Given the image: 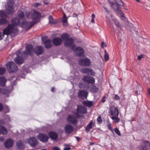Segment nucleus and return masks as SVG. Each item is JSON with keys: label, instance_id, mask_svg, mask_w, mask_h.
Masks as SVG:
<instances>
[{"label": "nucleus", "instance_id": "1", "mask_svg": "<svg viewBox=\"0 0 150 150\" xmlns=\"http://www.w3.org/2000/svg\"><path fill=\"white\" fill-rule=\"evenodd\" d=\"M24 17L23 12L21 11H18L16 18L12 19L11 24L4 28L3 33H0V40L5 37L6 41H12L13 38L18 34V30L16 26L20 23Z\"/></svg>", "mask_w": 150, "mask_h": 150}, {"label": "nucleus", "instance_id": "2", "mask_svg": "<svg viewBox=\"0 0 150 150\" xmlns=\"http://www.w3.org/2000/svg\"><path fill=\"white\" fill-rule=\"evenodd\" d=\"M43 52V48L41 46L37 47L34 50L33 46L31 45L26 46L25 51L21 52L20 50L18 51L16 53V57L15 59V62L18 64H21L23 63V59L27 55H31L34 52L38 55L41 54Z\"/></svg>", "mask_w": 150, "mask_h": 150}, {"label": "nucleus", "instance_id": "3", "mask_svg": "<svg viewBox=\"0 0 150 150\" xmlns=\"http://www.w3.org/2000/svg\"><path fill=\"white\" fill-rule=\"evenodd\" d=\"M68 35L67 33L63 34L61 35V38L65 40L64 45L67 47H71V49L74 51L77 56H80L84 53V50L81 47H76L75 45H73L74 40L71 38H68Z\"/></svg>", "mask_w": 150, "mask_h": 150}, {"label": "nucleus", "instance_id": "4", "mask_svg": "<svg viewBox=\"0 0 150 150\" xmlns=\"http://www.w3.org/2000/svg\"><path fill=\"white\" fill-rule=\"evenodd\" d=\"M110 4L114 11H115L119 16L120 17L121 19L122 20H124L128 26H131L132 24L129 22L127 18L125 17L123 13L119 9L118 7L119 5L116 4H114L111 2H110Z\"/></svg>", "mask_w": 150, "mask_h": 150}, {"label": "nucleus", "instance_id": "5", "mask_svg": "<svg viewBox=\"0 0 150 150\" xmlns=\"http://www.w3.org/2000/svg\"><path fill=\"white\" fill-rule=\"evenodd\" d=\"M37 22V21L34 22L33 21L28 22L27 21L24 20L21 23L20 25L22 28L26 30H28Z\"/></svg>", "mask_w": 150, "mask_h": 150}, {"label": "nucleus", "instance_id": "6", "mask_svg": "<svg viewBox=\"0 0 150 150\" xmlns=\"http://www.w3.org/2000/svg\"><path fill=\"white\" fill-rule=\"evenodd\" d=\"M6 68L10 72H13L16 71L18 68L16 64L13 62H10L6 64Z\"/></svg>", "mask_w": 150, "mask_h": 150}, {"label": "nucleus", "instance_id": "7", "mask_svg": "<svg viewBox=\"0 0 150 150\" xmlns=\"http://www.w3.org/2000/svg\"><path fill=\"white\" fill-rule=\"evenodd\" d=\"M83 80L85 83L92 84H94L95 81V79L93 77L88 75L84 76L83 77Z\"/></svg>", "mask_w": 150, "mask_h": 150}, {"label": "nucleus", "instance_id": "8", "mask_svg": "<svg viewBox=\"0 0 150 150\" xmlns=\"http://www.w3.org/2000/svg\"><path fill=\"white\" fill-rule=\"evenodd\" d=\"M77 110V112L74 113V114L77 117L79 116V114H83L86 113L87 112L86 109L82 105H79L78 106Z\"/></svg>", "mask_w": 150, "mask_h": 150}, {"label": "nucleus", "instance_id": "9", "mask_svg": "<svg viewBox=\"0 0 150 150\" xmlns=\"http://www.w3.org/2000/svg\"><path fill=\"white\" fill-rule=\"evenodd\" d=\"M76 115L74 116L72 115H69L67 117V120L70 123L74 125L76 124L77 122Z\"/></svg>", "mask_w": 150, "mask_h": 150}, {"label": "nucleus", "instance_id": "10", "mask_svg": "<svg viewBox=\"0 0 150 150\" xmlns=\"http://www.w3.org/2000/svg\"><path fill=\"white\" fill-rule=\"evenodd\" d=\"M79 63L81 66H89L91 64V62L89 59L86 57H84L79 60Z\"/></svg>", "mask_w": 150, "mask_h": 150}, {"label": "nucleus", "instance_id": "11", "mask_svg": "<svg viewBox=\"0 0 150 150\" xmlns=\"http://www.w3.org/2000/svg\"><path fill=\"white\" fill-rule=\"evenodd\" d=\"M13 140L11 139H8L4 143V146L6 148H9L13 146L14 144Z\"/></svg>", "mask_w": 150, "mask_h": 150}, {"label": "nucleus", "instance_id": "12", "mask_svg": "<svg viewBox=\"0 0 150 150\" xmlns=\"http://www.w3.org/2000/svg\"><path fill=\"white\" fill-rule=\"evenodd\" d=\"M109 113L112 116H118V111L117 108L112 106L109 110Z\"/></svg>", "mask_w": 150, "mask_h": 150}, {"label": "nucleus", "instance_id": "13", "mask_svg": "<svg viewBox=\"0 0 150 150\" xmlns=\"http://www.w3.org/2000/svg\"><path fill=\"white\" fill-rule=\"evenodd\" d=\"M28 142L33 147H35L38 144L37 140L34 137L30 138L28 140Z\"/></svg>", "mask_w": 150, "mask_h": 150}, {"label": "nucleus", "instance_id": "14", "mask_svg": "<svg viewBox=\"0 0 150 150\" xmlns=\"http://www.w3.org/2000/svg\"><path fill=\"white\" fill-rule=\"evenodd\" d=\"M64 130L67 133L70 134L73 131L74 127L71 125L68 124L65 126Z\"/></svg>", "mask_w": 150, "mask_h": 150}, {"label": "nucleus", "instance_id": "15", "mask_svg": "<svg viewBox=\"0 0 150 150\" xmlns=\"http://www.w3.org/2000/svg\"><path fill=\"white\" fill-rule=\"evenodd\" d=\"M88 95V93L86 91H80L78 93L79 97L82 99L86 98Z\"/></svg>", "mask_w": 150, "mask_h": 150}, {"label": "nucleus", "instance_id": "16", "mask_svg": "<svg viewBox=\"0 0 150 150\" xmlns=\"http://www.w3.org/2000/svg\"><path fill=\"white\" fill-rule=\"evenodd\" d=\"M37 137L38 139L42 142H46L48 139V137L47 135L41 134H39L37 136Z\"/></svg>", "mask_w": 150, "mask_h": 150}, {"label": "nucleus", "instance_id": "17", "mask_svg": "<svg viewBox=\"0 0 150 150\" xmlns=\"http://www.w3.org/2000/svg\"><path fill=\"white\" fill-rule=\"evenodd\" d=\"M141 148H143L145 149H147L149 150L150 148V143L147 141H143L142 144Z\"/></svg>", "mask_w": 150, "mask_h": 150}, {"label": "nucleus", "instance_id": "18", "mask_svg": "<svg viewBox=\"0 0 150 150\" xmlns=\"http://www.w3.org/2000/svg\"><path fill=\"white\" fill-rule=\"evenodd\" d=\"M40 16V14L35 10H33V13L31 14L32 18L33 20H34L38 19Z\"/></svg>", "mask_w": 150, "mask_h": 150}, {"label": "nucleus", "instance_id": "19", "mask_svg": "<svg viewBox=\"0 0 150 150\" xmlns=\"http://www.w3.org/2000/svg\"><path fill=\"white\" fill-rule=\"evenodd\" d=\"M94 125V122H93V120L90 121L86 127V132L87 133L88 132L90 129L93 127Z\"/></svg>", "mask_w": 150, "mask_h": 150}, {"label": "nucleus", "instance_id": "20", "mask_svg": "<svg viewBox=\"0 0 150 150\" xmlns=\"http://www.w3.org/2000/svg\"><path fill=\"white\" fill-rule=\"evenodd\" d=\"M50 137L52 140H56L58 137V135L57 133L52 132L49 133Z\"/></svg>", "mask_w": 150, "mask_h": 150}, {"label": "nucleus", "instance_id": "21", "mask_svg": "<svg viewBox=\"0 0 150 150\" xmlns=\"http://www.w3.org/2000/svg\"><path fill=\"white\" fill-rule=\"evenodd\" d=\"M62 40L61 38H55L53 41V44L56 45H58L61 44Z\"/></svg>", "mask_w": 150, "mask_h": 150}, {"label": "nucleus", "instance_id": "22", "mask_svg": "<svg viewBox=\"0 0 150 150\" xmlns=\"http://www.w3.org/2000/svg\"><path fill=\"white\" fill-rule=\"evenodd\" d=\"M113 21L119 29L121 30L122 29V26L120 24L119 22L116 19H113Z\"/></svg>", "mask_w": 150, "mask_h": 150}, {"label": "nucleus", "instance_id": "23", "mask_svg": "<svg viewBox=\"0 0 150 150\" xmlns=\"http://www.w3.org/2000/svg\"><path fill=\"white\" fill-rule=\"evenodd\" d=\"M6 80L5 78L1 77H0V86H3L5 85Z\"/></svg>", "mask_w": 150, "mask_h": 150}, {"label": "nucleus", "instance_id": "24", "mask_svg": "<svg viewBox=\"0 0 150 150\" xmlns=\"http://www.w3.org/2000/svg\"><path fill=\"white\" fill-rule=\"evenodd\" d=\"M7 133V131L6 128L3 126H0V134H6Z\"/></svg>", "mask_w": 150, "mask_h": 150}, {"label": "nucleus", "instance_id": "25", "mask_svg": "<svg viewBox=\"0 0 150 150\" xmlns=\"http://www.w3.org/2000/svg\"><path fill=\"white\" fill-rule=\"evenodd\" d=\"M83 103L84 105L88 107H91L93 105L92 101L88 100L84 101L83 102Z\"/></svg>", "mask_w": 150, "mask_h": 150}, {"label": "nucleus", "instance_id": "26", "mask_svg": "<svg viewBox=\"0 0 150 150\" xmlns=\"http://www.w3.org/2000/svg\"><path fill=\"white\" fill-rule=\"evenodd\" d=\"M45 46L46 48H49L52 46L51 41L50 40H47L45 43Z\"/></svg>", "mask_w": 150, "mask_h": 150}, {"label": "nucleus", "instance_id": "27", "mask_svg": "<svg viewBox=\"0 0 150 150\" xmlns=\"http://www.w3.org/2000/svg\"><path fill=\"white\" fill-rule=\"evenodd\" d=\"M90 70H91V68H83L81 69V71L84 74H89Z\"/></svg>", "mask_w": 150, "mask_h": 150}, {"label": "nucleus", "instance_id": "28", "mask_svg": "<svg viewBox=\"0 0 150 150\" xmlns=\"http://www.w3.org/2000/svg\"><path fill=\"white\" fill-rule=\"evenodd\" d=\"M113 19H115L110 15L109 14H108L107 15L106 18V20L107 21H108L110 23L112 22L113 21Z\"/></svg>", "mask_w": 150, "mask_h": 150}, {"label": "nucleus", "instance_id": "29", "mask_svg": "<svg viewBox=\"0 0 150 150\" xmlns=\"http://www.w3.org/2000/svg\"><path fill=\"white\" fill-rule=\"evenodd\" d=\"M16 146L19 149H22L24 147L23 144L21 141H18L17 142Z\"/></svg>", "mask_w": 150, "mask_h": 150}, {"label": "nucleus", "instance_id": "30", "mask_svg": "<svg viewBox=\"0 0 150 150\" xmlns=\"http://www.w3.org/2000/svg\"><path fill=\"white\" fill-rule=\"evenodd\" d=\"M62 22L63 25L64 26H66L67 25V19L66 15L65 13L64 14L63 17L62 19Z\"/></svg>", "mask_w": 150, "mask_h": 150}, {"label": "nucleus", "instance_id": "31", "mask_svg": "<svg viewBox=\"0 0 150 150\" xmlns=\"http://www.w3.org/2000/svg\"><path fill=\"white\" fill-rule=\"evenodd\" d=\"M118 116H114L111 117V119L114 121V122L117 123L119 122L120 119L118 117Z\"/></svg>", "mask_w": 150, "mask_h": 150}, {"label": "nucleus", "instance_id": "32", "mask_svg": "<svg viewBox=\"0 0 150 150\" xmlns=\"http://www.w3.org/2000/svg\"><path fill=\"white\" fill-rule=\"evenodd\" d=\"M3 108L4 110V112H8L9 111V109L8 106L6 105H5L3 107L2 106V108Z\"/></svg>", "mask_w": 150, "mask_h": 150}, {"label": "nucleus", "instance_id": "33", "mask_svg": "<svg viewBox=\"0 0 150 150\" xmlns=\"http://www.w3.org/2000/svg\"><path fill=\"white\" fill-rule=\"evenodd\" d=\"M116 4L120 6H124V4L121 0H115Z\"/></svg>", "mask_w": 150, "mask_h": 150}, {"label": "nucleus", "instance_id": "34", "mask_svg": "<svg viewBox=\"0 0 150 150\" xmlns=\"http://www.w3.org/2000/svg\"><path fill=\"white\" fill-rule=\"evenodd\" d=\"M105 55H104V58L105 61H107L109 60V57L108 54L107 53L106 50H105L104 51Z\"/></svg>", "mask_w": 150, "mask_h": 150}, {"label": "nucleus", "instance_id": "35", "mask_svg": "<svg viewBox=\"0 0 150 150\" xmlns=\"http://www.w3.org/2000/svg\"><path fill=\"white\" fill-rule=\"evenodd\" d=\"M49 23L50 24H53V23H54L53 17L52 16H49Z\"/></svg>", "mask_w": 150, "mask_h": 150}, {"label": "nucleus", "instance_id": "36", "mask_svg": "<svg viewBox=\"0 0 150 150\" xmlns=\"http://www.w3.org/2000/svg\"><path fill=\"white\" fill-rule=\"evenodd\" d=\"M6 69L3 67H0V75L3 74L5 71Z\"/></svg>", "mask_w": 150, "mask_h": 150}, {"label": "nucleus", "instance_id": "37", "mask_svg": "<svg viewBox=\"0 0 150 150\" xmlns=\"http://www.w3.org/2000/svg\"><path fill=\"white\" fill-rule=\"evenodd\" d=\"M114 130L116 133L119 136H121V133L120 131L117 128H115L114 129Z\"/></svg>", "mask_w": 150, "mask_h": 150}, {"label": "nucleus", "instance_id": "38", "mask_svg": "<svg viewBox=\"0 0 150 150\" xmlns=\"http://www.w3.org/2000/svg\"><path fill=\"white\" fill-rule=\"evenodd\" d=\"M89 74H90L91 76H94L95 75V72L93 71L92 69H91V70H90Z\"/></svg>", "mask_w": 150, "mask_h": 150}, {"label": "nucleus", "instance_id": "39", "mask_svg": "<svg viewBox=\"0 0 150 150\" xmlns=\"http://www.w3.org/2000/svg\"><path fill=\"white\" fill-rule=\"evenodd\" d=\"M97 122L99 123H100L102 122V120L101 119V118L100 116H99L97 118Z\"/></svg>", "mask_w": 150, "mask_h": 150}, {"label": "nucleus", "instance_id": "40", "mask_svg": "<svg viewBox=\"0 0 150 150\" xmlns=\"http://www.w3.org/2000/svg\"><path fill=\"white\" fill-rule=\"evenodd\" d=\"M120 98V97L117 94L115 95L113 98L115 100H119Z\"/></svg>", "mask_w": 150, "mask_h": 150}, {"label": "nucleus", "instance_id": "41", "mask_svg": "<svg viewBox=\"0 0 150 150\" xmlns=\"http://www.w3.org/2000/svg\"><path fill=\"white\" fill-rule=\"evenodd\" d=\"M108 129L111 130L112 132H113V129H112V128L111 125L110 124L108 125Z\"/></svg>", "mask_w": 150, "mask_h": 150}, {"label": "nucleus", "instance_id": "42", "mask_svg": "<svg viewBox=\"0 0 150 150\" xmlns=\"http://www.w3.org/2000/svg\"><path fill=\"white\" fill-rule=\"evenodd\" d=\"M143 57L144 55L143 54H142L140 55H139V56H138L137 59H138L140 60L142 59V58Z\"/></svg>", "mask_w": 150, "mask_h": 150}, {"label": "nucleus", "instance_id": "43", "mask_svg": "<svg viewBox=\"0 0 150 150\" xmlns=\"http://www.w3.org/2000/svg\"><path fill=\"white\" fill-rule=\"evenodd\" d=\"M106 45L105 44L102 42L101 44V47L102 48H104V47H106Z\"/></svg>", "mask_w": 150, "mask_h": 150}, {"label": "nucleus", "instance_id": "44", "mask_svg": "<svg viewBox=\"0 0 150 150\" xmlns=\"http://www.w3.org/2000/svg\"><path fill=\"white\" fill-rule=\"evenodd\" d=\"M103 8H104V9L105 10V11H106L107 12H110L109 10H108L106 7H105V6H103Z\"/></svg>", "mask_w": 150, "mask_h": 150}, {"label": "nucleus", "instance_id": "45", "mask_svg": "<svg viewBox=\"0 0 150 150\" xmlns=\"http://www.w3.org/2000/svg\"><path fill=\"white\" fill-rule=\"evenodd\" d=\"M71 149V148L70 147H65L64 148V150H69Z\"/></svg>", "mask_w": 150, "mask_h": 150}, {"label": "nucleus", "instance_id": "46", "mask_svg": "<svg viewBox=\"0 0 150 150\" xmlns=\"http://www.w3.org/2000/svg\"><path fill=\"white\" fill-rule=\"evenodd\" d=\"M41 5V4L39 3H37L35 5V7H38Z\"/></svg>", "mask_w": 150, "mask_h": 150}, {"label": "nucleus", "instance_id": "47", "mask_svg": "<svg viewBox=\"0 0 150 150\" xmlns=\"http://www.w3.org/2000/svg\"><path fill=\"white\" fill-rule=\"evenodd\" d=\"M47 38V36H45L44 37L42 38V42H43L44 41V40L45 39Z\"/></svg>", "mask_w": 150, "mask_h": 150}, {"label": "nucleus", "instance_id": "48", "mask_svg": "<svg viewBox=\"0 0 150 150\" xmlns=\"http://www.w3.org/2000/svg\"><path fill=\"white\" fill-rule=\"evenodd\" d=\"M52 150H59V149L58 147H55L53 148Z\"/></svg>", "mask_w": 150, "mask_h": 150}, {"label": "nucleus", "instance_id": "49", "mask_svg": "<svg viewBox=\"0 0 150 150\" xmlns=\"http://www.w3.org/2000/svg\"><path fill=\"white\" fill-rule=\"evenodd\" d=\"M92 19H95V15L94 13H93L91 15Z\"/></svg>", "mask_w": 150, "mask_h": 150}, {"label": "nucleus", "instance_id": "50", "mask_svg": "<svg viewBox=\"0 0 150 150\" xmlns=\"http://www.w3.org/2000/svg\"><path fill=\"white\" fill-rule=\"evenodd\" d=\"M2 109V105L0 103V111Z\"/></svg>", "mask_w": 150, "mask_h": 150}, {"label": "nucleus", "instance_id": "51", "mask_svg": "<svg viewBox=\"0 0 150 150\" xmlns=\"http://www.w3.org/2000/svg\"><path fill=\"white\" fill-rule=\"evenodd\" d=\"M29 14V13H26L25 14V16L26 17H28V15Z\"/></svg>", "mask_w": 150, "mask_h": 150}, {"label": "nucleus", "instance_id": "52", "mask_svg": "<svg viewBox=\"0 0 150 150\" xmlns=\"http://www.w3.org/2000/svg\"><path fill=\"white\" fill-rule=\"evenodd\" d=\"M4 140L3 138L2 137H0V141H3Z\"/></svg>", "mask_w": 150, "mask_h": 150}, {"label": "nucleus", "instance_id": "53", "mask_svg": "<svg viewBox=\"0 0 150 150\" xmlns=\"http://www.w3.org/2000/svg\"><path fill=\"white\" fill-rule=\"evenodd\" d=\"M91 22L92 23H95L94 19H92Z\"/></svg>", "mask_w": 150, "mask_h": 150}, {"label": "nucleus", "instance_id": "54", "mask_svg": "<svg viewBox=\"0 0 150 150\" xmlns=\"http://www.w3.org/2000/svg\"><path fill=\"white\" fill-rule=\"evenodd\" d=\"M54 88H51V91H52V92H53L54 90Z\"/></svg>", "mask_w": 150, "mask_h": 150}, {"label": "nucleus", "instance_id": "55", "mask_svg": "<svg viewBox=\"0 0 150 150\" xmlns=\"http://www.w3.org/2000/svg\"><path fill=\"white\" fill-rule=\"evenodd\" d=\"M79 86L80 88H82V84L81 83H80L79 84Z\"/></svg>", "mask_w": 150, "mask_h": 150}, {"label": "nucleus", "instance_id": "56", "mask_svg": "<svg viewBox=\"0 0 150 150\" xmlns=\"http://www.w3.org/2000/svg\"><path fill=\"white\" fill-rule=\"evenodd\" d=\"M148 93L149 96H150V88L148 90Z\"/></svg>", "mask_w": 150, "mask_h": 150}, {"label": "nucleus", "instance_id": "57", "mask_svg": "<svg viewBox=\"0 0 150 150\" xmlns=\"http://www.w3.org/2000/svg\"><path fill=\"white\" fill-rule=\"evenodd\" d=\"M137 2H140V0H136Z\"/></svg>", "mask_w": 150, "mask_h": 150}, {"label": "nucleus", "instance_id": "58", "mask_svg": "<svg viewBox=\"0 0 150 150\" xmlns=\"http://www.w3.org/2000/svg\"><path fill=\"white\" fill-rule=\"evenodd\" d=\"M76 138H77V139L78 140V141H79V137H76Z\"/></svg>", "mask_w": 150, "mask_h": 150}, {"label": "nucleus", "instance_id": "59", "mask_svg": "<svg viewBox=\"0 0 150 150\" xmlns=\"http://www.w3.org/2000/svg\"><path fill=\"white\" fill-rule=\"evenodd\" d=\"M105 100H102V102L103 103H104L105 102Z\"/></svg>", "mask_w": 150, "mask_h": 150}, {"label": "nucleus", "instance_id": "60", "mask_svg": "<svg viewBox=\"0 0 150 150\" xmlns=\"http://www.w3.org/2000/svg\"><path fill=\"white\" fill-rule=\"evenodd\" d=\"M93 143H91L90 144V145H93Z\"/></svg>", "mask_w": 150, "mask_h": 150}, {"label": "nucleus", "instance_id": "61", "mask_svg": "<svg viewBox=\"0 0 150 150\" xmlns=\"http://www.w3.org/2000/svg\"><path fill=\"white\" fill-rule=\"evenodd\" d=\"M138 91H136V93H137Z\"/></svg>", "mask_w": 150, "mask_h": 150}, {"label": "nucleus", "instance_id": "62", "mask_svg": "<svg viewBox=\"0 0 150 150\" xmlns=\"http://www.w3.org/2000/svg\"><path fill=\"white\" fill-rule=\"evenodd\" d=\"M42 150H46V149H42Z\"/></svg>", "mask_w": 150, "mask_h": 150}]
</instances>
